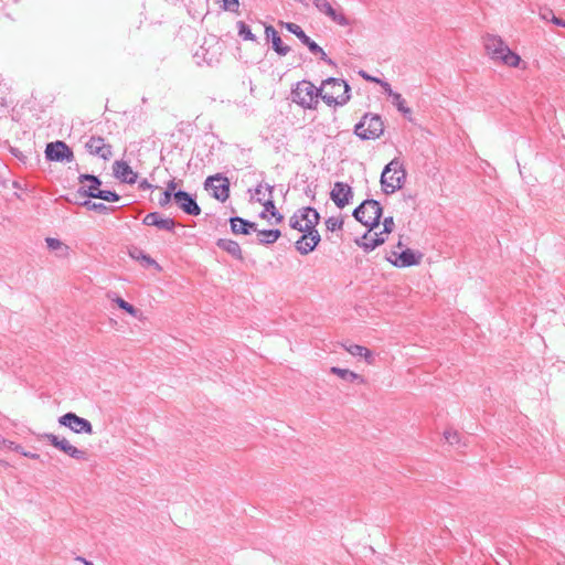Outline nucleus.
<instances>
[{"label":"nucleus","mask_w":565,"mask_h":565,"mask_svg":"<svg viewBox=\"0 0 565 565\" xmlns=\"http://www.w3.org/2000/svg\"><path fill=\"white\" fill-rule=\"evenodd\" d=\"M487 54L495 63H501L509 67L525 68V64L519 54L510 50L508 44L498 35L488 34L483 40Z\"/></svg>","instance_id":"1"},{"label":"nucleus","mask_w":565,"mask_h":565,"mask_svg":"<svg viewBox=\"0 0 565 565\" xmlns=\"http://www.w3.org/2000/svg\"><path fill=\"white\" fill-rule=\"evenodd\" d=\"M349 90L350 87L344 81L331 77L322 83L319 94L329 106L344 105L350 99Z\"/></svg>","instance_id":"2"},{"label":"nucleus","mask_w":565,"mask_h":565,"mask_svg":"<svg viewBox=\"0 0 565 565\" xmlns=\"http://www.w3.org/2000/svg\"><path fill=\"white\" fill-rule=\"evenodd\" d=\"M406 179V171L398 159H393L387 163L381 174V185L386 194L399 190Z\"/></svg>","instance_id":"3"},{"label":"nucleus","mask_w":565,"mask_h":565,"mask_svg":"<svg viewBox=\"0 0 565 565\" xmlns=\"http://www.w3.org/2000/svg\"><path fill=\"white\" fill-rule=\"evenodd\" d=\"M319 98V88L309 81L298 82L291 90V100L306 109H316Z\"/></svg>","instance_id":"4"},{"label":"nucleus","mask_w":565,"mask_h":565,"mask_svg":"<svg viewBox=\"0 0 565 565\" xmlns=\"http://www.w3.org/2000/svg\"><path fill=\"white\" fill-rule=\"evenodd\" d=\"M382 215V207L375 200H366L361 203L353 212V216L363 225L374 231L379 227Z\"/></svg>","instance_id":"5"},{"label":"nucleus","mask_w":565,"mask_h":565,"mask_svg":"<svg viewBox=\"0 0 565 565\" xmlns=\"http://www.w3.org/2000/svg\"><path fill=\"white\" fill-rule=\"evenodd\" d=\"M383 131L384 125L377 115H364L354 127V134L363 140L376 139Z\"/></svg>","instance_id":"6"},{"label":"nucleus","mask_w":565,"mask_h":565,"mask_svg":"<svg viewBox=\"0 0 565 565\" xmlns=\"http://www.w3.org/2000/svg\"><path fill=\"white\" fill-rule=\"evenodd\" d=\"M319 220V213L315 209L302 207L290 217L289 224L292 228L305 232L316 228Z\"/></svg>","instance_id":"7"},{"label":"nucleus","mask_w":565,"mask_h":565,"mask_svg":"<svg viewBox=\"0 0 565 565\" xmlns=\"http://www.w3.org/2000/svg\"><path fill=\"white\" fill-rule=\"evenodd\" d=\"M43 439L49 441L53 447L61 450L65 455L76 460H88V452L84 449H79L71 444V441L64 437H58L54 434H44Z\"/></svg>","instance_id":"8"},{"label":"nucleus","mask_w":565,"mask_h":565,"mask_svg":"<svg viewBox=\"0 0 565 565\" xmlns=\"http://www.w3.org/2000/svg\"><path fill=\"white\" fill-rule=\"evenodd\" d=\"M61 426L70 428L75 434H93V426L89 420L77 416L75 413H66L58 418Z\"/></svg>","instance_id":"9"},{"label":"nucleus","mask_w":565,"mask_h":565,"mask_svg":"<svg viewBox=\"0 0 565 565\" xmlns=\"http://www.w3.org/2000/svg\"><path fill=\"white\" fill-rule=\"evenodd\" d=\"M205 189L212 191V195L221 201L224 202L227 200L230 195V181L226 177H223L221 174L209 177L205 180Z\"/></svg>","instance_id":"10"},{"label":"nucleus","mask_w":565,"mask_h":565,"mask_svg":"<svg viewBox=\"0 0 565 565\" xmlns=\"http://www.w3.org/2000/svg\"><path fill=\"white\" fill-rule=\"evenodd\" d=\"M423 258V254L416 253L411 248H404L401 252H391L387 260L396 267H409L418 265Z\"/></svg>","instance_id":"11"},{"label":"nucleus","mask_w":565,"mask_h":565,"mask_svg":"<svg viewBox=\"0 0 565 565\" xmlns=\"http://www.w3.org/2000/svg\"><path fill=\"white\" fill-rule=\"evenodd\" d=\"M45 157L50 161L72 162L74 154L64 141H55L46 145Z\"/></svg>","instance_id":"12"},{"label":"nucleus","mask_w":565,"mask_h":565,"mask_svg":"<svg viewBox=\"0 0 565 565\" xmlns=\"http://www.w3.org/2000/svg\"><path fill=\"white\" fill-rule=\"evenodd\" d=\"M313 6L320 13L327 15L337 24L341 26L350 25V20L344 15V13L341 10L333 8L332 3L329 0H313Z\"/></svg>","instance_id":"13"},{"label":"nucleus","mask_w":565,"mask_h":565,"mask_svg":"<svg viewBox=\"0 0 565 565\" xmlns=\"http://www.w3.org/2000/svg\"><path fill=\"white\" fill-rule=\"evenodd\" d=\"M330 198L339 209H343L353 198V191L350 185L343 182H335Z\"/></svg>","instance_id":"14"},{"label":"nucleus","mask_w":565,"mask_h":565,"mask_svg":"<svg viewBox=\"0 0 565 565\" xmlns=\"http://www.w3.org/2000/svg\"><path fill=\"white\" fill-rule=\"evenodd\" d=\"M302 233V236L296 242V249L301 255H308L317 247L321 238L316 228Z\"/></svg>","instance_id":"15"},{"label":"nucleus","mask_w":565,"mask_h":565,"mask_svg":"<svg viewBox=\"0 0 565 565\" xmlns=\"http://www.w3.org/2000/svg\"><path fill=\"white\" fill-rule=\"evenodd\" d=\"M86 149L90 154L98 156L104 160L111 157V147L102 137H90L86 142Z\"/></svg>","instance_id":"16"},{"label":"nucleus","mask_w":565,"mask_h":565,"mask_svg":"<svg viewBox=\"0 0 565 565\" xmlns=\"http://www.w3.org/2000/svg\"><path fill=\"white\" fill-rule=\"evenodd\" d=\"M173 199L179 207L182 209L186 214L199 215L201 213L200 206L189 193L184 191L174 192Z\"/></svg>","instance_id":"17"},{"label":"nucleus","mask_w":565,"mask_h":565,"mask_svg":"<svg viewBox=\"0 0 565 565\" xmlns=\"http://www.w3.org/2000/svg\"><path fill=\"white\" fill-rule=\"evenodd\" d=\"M113 172L116 179L125 183H135L137 173L130 168L126 161L117 160L113 164Z\"/></svg>","instance_id":"18"},{"label":"nucleus","mask_w":565,"mask_h":565,"mask_svg":"<svg viewBox=\"0 0 565 565\" xmlns=\"http://www.w3.org/2000/svg\"><path fill=\"white\" fill-rule=\"evenodd\" d=\"M81 185L79 192L89 198H94L96 192L102 191L99 189L102 182L100 180L92 174H82L78 178Z\"/></svg>","instance_id":"19"},{"label":"nucleus","mask_w":565,"mask_h":565,"mask_svg":"<svg viewBox=\"0 0 565 565\" xmlns=\"http://www.w3.org/2000/svg\"><path fill=\"white\" fill-rule=\"evenodd\" d=\"M385 236L383 234H379V232L370 231L364 234L360 239L356 241V244L362 247L365 252H371L375 249L377 246L384 244Z\"/></svg>","instance_id":"20"},{"label":"nucleus","mask_w":565,"mask_h":565,"mask_svg":"<svg viewBox=\"0 0 565 565\" xmlns=\"http://www.w3.org/2000/svg\"><path fill=\"white\" fill-rule=\"evenodd\" d=\"M284 26L290 33L295 34L300 40V42L309 49L310 52L319 51V45L312 41L298 24L287 22L284 24Z\"/></svg>","instance_id":"21"},{"label":"nucleus","mask_w":565,"mask_h":565,"mask_svg":"<svg viewBox=\"0 0 565 565\" xmlns=\"http://www.w3.org/2000/svg\"><path fill=\"white\" fill-rule=\"evenodd\" d=\"M143 224L148 226H156L160 230L172 231L175 226V223L172 218H163L159 215V213H149L143 218Z\"/></svg>","instance_id":"22"},{"label":"nucleus","mask_w":565,"mask_h":565,"mask_svg":"<svg viewBox=\"0 0 565 565\" xmlns=\"http://www.w3.org/2000/svg\"><path fill=\"white\" fill-rule=\"evenodd\" d=\"M265 34L267 39H271L273 49L277 54H279L280 56H285L289 53L290 47L282 43L277 31L271 25L265 26Z\"/></svg>","instance_id":"23"},{"label":"nucleus","mask_w":565,"mask_h":565,"mask_svg":"<svg viewBox=\"0 0 565 565\" xmlns=\"http://www.w3.org/2000/svg\"><path fill=\"white\" fill-rule=\"evenodd\" d=\"M231 228L235 234H249L250 231H257L256 224L248 222L242 217L231 218Z\"/></svg>","instance_id":"24"},{"label":"nucleus","mask_w":565,"mask_h":565,"mask_svg":"<svg viewBox=\"0 0 565 565\" xmlns=\"http://www.w3.org/2000/svg\"><path fill=\"white\" fill-rule=\"evenodd\" d=\"M344 349L348 353H350L353 356L363 358L367 362V364L374 363V354L365 347L359 344H350L344 345Z\"/></svg>","instance_id":"25"},{"label":"nucleus","mask_w":565,"mask_h":565,"mask_svg":"<svg viewBox=\"0 0 565 565\" xmlns=\"http://www.w3.org/2000/svg\"><path fill=\"white\" fill-rule=\"evenodd\" d=\"M330 372L347 382H354L356 380H359L362 383L364 382V380L358 373L350 371L348 369L332 366L330 369Z\"/></svg>","instance_id":"26"},{"label":"nucleus","mask_w":565,"mask_h":565,"mask_svg":"<svg viewBox=\"0 0 565 565\" xmlns=\"http://www.w3.org/2000/svg\"><path fill=\"white\" fill-rule=\"evenodd\" d=\"M218 247L226 250L232 256L241 259L242 258V249L237 242L231 239H220L217 243Z\"/></svg>","instance_id":"27"},{"label":"nucleus","mask_w":565,"mask_h":565,"mask_svg":"<svg viewBox=\"0 0 565 565\" xmlns=\"http://www.w3.org/2000/svg\"><path fill=\"white\" fill-rule=\"evenodd\" d=\"M281 233L279 230H263L257 231L258 242L262 244H273L279 237Z\"/></svg>","instance_id":"28"},{"label":"nucleus","mask_w":565,"mask_h":565,"mask_svg":"<svg viewBox=\"0 0 565 565\" xmlns=\"http://www.w3.org/2000/svg\"><path fill=\"white\" fill-rule=\"evenodd\" d=\"M49 249L60 253L61 256L67 254L68 247L57 238L47 237L45 239Z\"/></svg>","instance_id":"29"},{"label":"nucleus","mask_w":565,"mask_h":565,"mask_svg":"<svg viewBox=\"0 0 565 565\" xmlns=\"http://www.w3.org/2000/svg\"><path fill=\"white\" fill-rule=\"evenodd\" d=\"M273 191V186L265 183H260L258 184V186L255 189V198L256 200L259 202V203H263L264 201H266V194L268 193V195H270Z\"/></svg>","instance_id":"30"},{"label":"nucleus","mask_w":565,"mask_h":565,"mask_svg":"<svg viewBox=\"0 0 565 565\" xmlns=\"http://www.w3.org/2000/svg\"><path fill=\"white\" fill-rule=\"evenodd\" d=\"M117 306L132 317H138L140 311L120 297L114 299Z\"/></svg>","instance_id":"31"},{"label":"nucleus","mask_w":565,"mask_h":565,"mask_svg":"<svg viewBox=\"0 0 565 565\" xmlns=\"http://www.w3.org/2000/svg\"><path fill=\"white\" fill-rule=\"evenodd\" d=\"M540 17L543 20L551 21L552 23H554L556 25L565 28V22L563 20H561L559 18L555 17V14L553 13V11L551 9H545L544 11H542L540 13Z\"/></svg>","instance_id":"32"},{"label":"nucleus","mask_w":565,"mask_h":565,"mask_svg":"<svg viewBox=\"0 0 565 565\" xmlns=\"http://www.w3.org/2000/svg\"><path fill=\"white\" fill-rule=\"evenodd\" d=\"M392 104L403 114H409L411 109L405 106V100L401 94L395 93L392 97Z\"/></svg>","instance_id":"33"},{"label":"nucleus","mask_w":565,"mask_h":565,"mask_svg":"<svg viewBox=\"0 0 565 565\" xmlns=\"http://www.w3.org/2000/svg\"><path fill=\"white\" fill-rule=\"evenodd\" d=\"M94 198L100 199L107 202H116L119 200V195L113 191L102 190L94 194Z\"/></svg>","instance_id":"34"},{"label":"nucleus","mask_w":565,"mask_h":565,"mask_svg":"<svg viewBox=\"0 0 565 565\" xmlns=\"http://www.w3.org/2000/svg\"><path fill=\"white\" fill-rule=\"evenodd\" d=\"M237 25H238V34H239V36H242L244 40H249V41H255L256 40V38L252 33L250 29L243 21H239L237 23Z\"/></svg>","instance_id":"35"},{"label":"nucleus","mask_w":565,"mask_h":565,"mask_svg":"<svg viewBox=\"0 0 565 565\" xmlns=\"http://www.w3.org/2000/svg\"><path fill=\"white\" fill-rule=\"evenodd\" d=\"M265 207V212H270V214L276 217L277 222H281L282 216L277 213L274 202L268 198L266 201L262 203Z\"/></svg>","instance_id":"36"},{"label":"nucleus","mask_w":565,"mask_h":565,"mask_svg":"<svg viewBox=\"0 0 565 565\" xmlns=\"http://www.w3.org/2000/svg\"><path fill=\"white\" fill-rule=\"evenodd\" d=\"M394 220L392 216L385 217L383 221V230L379 232V234H383L385 236V239L387 238V235L393 232L394 230Z\"/></svg>","instance_id":"37"},{"label":"nucleus","mask_w":565,"mask_h":565,"mask_svg":"<svg viewBox=\"0 0 565 565\" xmlns=\"http://www.w3.org/2000/svg\"><path fill=\"white\" fill-rule=\"evenodd\" d=\"M343 225V221L340 220L339 217H329L327 221H326V226H327V230L330 231V232H334L337 230H340Z\"/></svg>","instance_id":"38"},{"label":"nucleus","mask_w":565,"mask_h":565,"mask_svg":"<svg viewBox=\"0 0 565 565\" xmlns=\"http://www.w3.org/2000/svg\"><path fill=\"white\" fill-rule=\"evenodd\" d=\"M83 205L86 206L88 210H93V211H97V212H102V213H106L110 210L108 206H106L103 203H95L92 201H85L83 203Z\"/></svg>","instance_id":"39"},{"label":"nucleus","mask_w":565,"mask_h":565,"mask_svg":"<svg viewBox=\"0 0 565 565\" xmlns=\"http://www.w3.org/2000/svg\"><path fill=\"white\" fill-rule=\"evenodd\" d=\"M444 438L446 439V441L450 445H456L459 443L460 440V437H459V434L457 430H454V429H447L445 430L444 433Z\"/></svg>","instance_id":"40"},{"label":"nucleus","mask_w":565,"mask_h":565,"mask_svg":"<svg viewBox=\"0 0 565 565\" xmlns=\"http://www.w3.org/2000/svg\"><path fill=\"white\" fill-rule=\"evenodd\" d=\"M223 7L225 10L237 12L239 8V1L238 0H222Z\"/></svg>","instance_id":"41"},{"label":"nucleus","mask_w":565,"mask_h":565,"mask_svg":"<svg viewBox=\"0 0 565 565\" xmlns=\"http://www.w3.org/2000/svg\"><path fill=\"white\" fill-rule=\"evenodd\" d=\"M171 198H173V195L170 194V191H164L162 198L159 200V204L161 206L167 205L171 201Z\"/></svg>","instance_id":"42"},{"label":"nucleus","mask_w":565,"mask_h":565,"mask_svg":"<svg viewBox=\"0 0 565 565\" xmlns=\"http://www.w3.org/2000/svg\"><path fill=\"white\" fill-rule=\"evenodd\" d=\"M376 82L381 84V86L383 87L384 92H385L390 97H392V96L395 94V92H393V90H392L391 85H390L388 83H386V82H382V81H379V79H376Z\"/></svg>","instance_id":"43"},{"label":"nucleus","mask_w":565,"mask_h":565,"mask_svg":"<svg viewBox=\"0 0 565 565\" xmlns=\"http://www.w3.org/2000/svg\"><path fill=\"white\" fill-rule=\"evenodd\" d=\"M142 260L146 262L147 265L154 266L158 270H161V267L159 266V264L154 259H152L150 256L143 255Z\"/></svg>","instance_id":"44"},{"label":"nucleus","mask_w":565,"mask_h":565,"mask_svg":"<svg viewBox=\"0 0 565 565\" xmlns=\"http://www.w3.org/2000/svg\"><path fill=\"white\" fill-rule=\"evenodd\" d=\"M311 53H312V54H316V55H319V57H320L322 61H324V62H327V63H329V64H331V63H332V61H331L330 58H328V56H327L326 52L323 51V49H322V47H320V46H319V51H318V52H311Z\"/></svg>","instance_id":"45"},{"label":"nucleus","mask_w":565,"mask_h":565,"mask_svg":"<svg viewBox=\"0 0 565 565\" xmlns=\"http://www.w3.org/2000/svg\"><path fill=\"white\" fill-rule=\"evenodd\" d=\"M19 452L21 455H23L24 457H29V458H32V459H38L39 458L38 454H32V452L24 451L22 448L20 449Z\"/></svg>","instance_id":"46"},{"label":"nucleus","mask_w":565,"mask_h":565,"mask_svg":"<svg viewBox=\"0 0 565 565\" xmlns=\"http://www.w3.org/2000/svg\"><path fill=\"white\" fill-rule=\"evenodd\" d=\"M175 190V182L174 181H170L167 185V189L166 191H170V194L173 195V191Z\"/></svg>","instance_id":"47"},{"label":"nucleus","mask_w":565,"mask_h":565,"mask_svg":"<svg viewBox=\"0 0 565 565\" xmlns=\"http://www.w3.org/2000/svg\"><path fill=\"white\" fill-rule=\"evenodd\" d=\"M6 445L8 448L15 450V451H20V449H21V446L15 445L13 441H8V444H6Z\"/></svg>","instance_id":"48"},{"label":"nucleus","mask_w":565,"mask_h":565,"mask_svg":"<svg viewBox=\"0 0 565 565\" xmlns=\"http://www.w3.org/2000/svg\"><path fill=\"white\" fill-rule=\"evenodd\" d=\"M76 561L82 562L84 565H94L92 562H89L83 557H77Z\"/></svg>","instance_id":"49"},{"label":"nucleus","mask_w":565,"mask_h":565,"mask_svg":"<svg viewBox=\"0 0 565 565\" xmlns=\"http://www.w3.org/2000/svg\"><path fill=\"white\" fill-rule=\"evenodd\" d=\"M140 188H142V189H148V188H150V184L145 180V181H142V182L140 183Z\"/></svg>","instance_id":"50"},{"label":"nucleus","mask_w":565,"mask_h":565,"mask_svg":"<svg viewBox=\"0 0 565 565\" xmlns=\"http://www.w3.org/2000/svg\"><path fill=\"white\" fill-rule=\"evenodd\" d=\"M363 77H365V78H367V79H371V81L376 82V79H375V78H372V77L367 76V74H363Z\"/></svg>","instance_id":"51"},{"label":"nucleus","mask_w":565,"mask_h":565,"mask_svg":"<svg viewBox=\"0 0 565 565\" xmlns=\"http://www.w3.org/2000/svg\"><path fill=\"white\" fill-rule=\"evenodd\" d=\"M396 247H397L398 249H402V248H403V243L399 241V242L397 243Z\"/></svg>","instance_id":"52"}]
</instances>
